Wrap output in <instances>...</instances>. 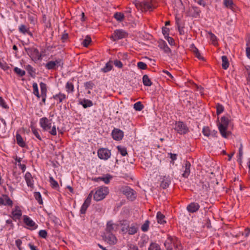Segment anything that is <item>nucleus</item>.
<instances>
[{"instance_id": "774afa93", "label": "nucleus", "mask_w": 250, "mask_h": 250, "mask_svg": "<svg viewBox=\"0 0 250 250\" xmlns=\"http://www.w3.org/2000/svg\"><path fill=\"white\" fill-rule=\"evenodd\" d=\"M165 39L167 41L168 43L170 45H172L175 44L174 40L173 39L169 36L168 37L167 36V37H165Z\"/></svg>"}, {"instance_id": "5701e85b", "label": "nucleus", "mask_w": 250, "mask_h": 250, "mask_svg": "<svg viewBox=\"0 0 250 250\" xmlns=\"http://www.w3.org/2000/svg\"><path fill=\"white\" fill-rule=\"evenodd\" d=\"M159 47L163 49V51L167 54H169L171 53V50L170 48L168 46L167 43L163 41L162 42L160 43L159 45Z\"/></svg>"}, {"instance_id": "603ef678", "label": "nucleus", "mask_w": 250, "mask_h": 250, "mask_svg": "<svg viewBox=\"0 0 250 250\" xmlns=\"http://www.w3.org/2000/svg\"><path fill=\"white\" fill-rule=\"evenodd\" d=\"M40 88H41V93H46L47 94V90L46 84L43 82H41L40 83Z\"/></svg>"}, {"instance_id": "13d9d810", "label": "nucleus", "mask_w": 250, "mask_h": 250, "mask_svg": "<svg viewBox=\"0 0 250 250\" xmlns=\"http://www.w3.org/2000/svg\"><path fill=\"white\" fill-rule=\"evenodd\" d=\"M92 193H93V191H91V192L88 194V196L87 197V198H86V199L85 200L84 203L85 204H86L88 205H90V203H91V199H92Z\"/></svg>"}, {"instance_id": "e2e57ef3", "label": "nucleus", "mask_w": 250, "mask_h": 250, "mask_svg": "<svg viewBox=\"0 0 250 250\" xmlns=\"http://www.w3.org/2000/svg\"><path fill=\"white\" fill-rule=\"evenodd\" d=\"M168 154L170 156V158L171 159L170 163L174 164V161L177 159V155L172 153H169Z\"/></svg>"}, {"instance_id": "c756f323", "label": "nucleus", "mask_w": 250, "mask_h": 250, "mask_svg": "<svg viewBox=\"0 0 250 250\" xmlns=\"http://www.w3.org/2000/svg\"><path fill=\"white\" fill-rule=\"evenodd\" d=\"M222 61V68L226 70L229 66V62L228 57L226 56H223L221 57Z\"/></svg>"}, {"instance_id": "052dcab7", "label": "nucleus", "mask_w": 250, "mask_h": 250, "mask_svg": "<svg viewBox=\"0 0 250 250\" xmlns=\"http://www.w3.org/2000/svg\"><path fill=\"white\" fill-rule=\"evenodd\" d=\"M169 28L166 27H162V33L164 35V36L165 37H168L169 36Z\"/></svg>"}, {"instance_id": "4be33fe9", "label": "nucleus", "mask_w": 250, "mask_h": 250, "mask_svg": "<svg viewBox=\"0 0 250 250\" xmlns=\"http://www.w3.org/2000/svg\"><path fill=\"white\" fill-rule=\"evenodd\" d=\"M25 69L27 70L29 75L33 78L36 77V69L31 65L28 64L25 66Z\"/></svg>"}, {"instance_id": "a19ab883", "label": "nucleus", "mask_w": 250, "mask_h": 250, "mask_svg": "<svg viewBox=\"0 0 250 250\" xmlns=\"http://www.w3.org/2000/svg\"><path fill=\"white\" fill-rule=\"evenodd\" d=\"M114 17L118 21H122L124 20L125 16L121 12H116L114 14Z\"/></svg>"}, {"instance_id": "3c124183", "label": "nucleus", "mask_w": 250, "mask_h": 250, "mask_svg": "<svg viewBox=\"0 0 250 250\" xmlns=\"http://www.w3.org/2000/svg\"><path fill=\"white\" fill-rule=\"evenodd\" d=\"M210 131L209 127L207 126H204L202 129V133L204 135L208 137L210 136Z\"/></svg>"}, {"instance_id": "7c9ffc66", "label": "nucleus", "mask_w": 250, "mask_h": 250, "mask_svg": "<svg viewBox=\"0 0 250 250\" xmlns=\"http://www.w3.org/2000/svg\"><path fill=\"white\" fill-rule=\"evenodd\" d=\"M114 224L112 223V221H110L107 222L106 224V227L105 229V233H112L114 230Z\"/></svg>"}, {"instance_id": "58836bf2", "label": "nucleus", "mask_w": 250, "mask_h": 250, "mask_svg": "<svg viewBox=\"0 0 250 250\" xmlns=\"http://www.w3.org/2000/svg\"><path fill=\"white\" fill-rule=\"evenodd\" d=\"M117 149L118 150V152L123 156H125L127 154L126 148L122 146H117Z\"/></svg>"}, {"instance_id": "de8ad7c7", "label": "nucleus", "mask_w": 250, "mask_h": 250, "mask_svg": "<svg viewBox=\"0 0 250 250\" xmlns=\"http://www.w3.org/2000/svg\"><path fill=\"white\" fill-rule=\"evenodd\" d=\"M198 186L200 187V190H207L209 187V184L207 183H204L203 182L200 181L198 185Z\"/></svg>"}, {"instance_id": "4468645a", "label": "nucleus", "mask_w": 250, "mask_h": 250, "mask_svg": "<svg viewBox=\"0 0 250 250\" xmlns=\"http://www.w3.org/2000/svg\"><path fill=\"white\" fill-rule=\"evenodd\" d=\"M2 196V197L0 198V205L12 206L13 202L10 198L6 195H3Z\"/></svg>"}, {"instance_id": "ea45409f", "label": "nucleus", "mask_w": 250, "mask_h": 250, "mask_svg": "<svg viewBox=\"0 0 250 250\" xmlns=\"http://www.w3.org/2000/svg\"><path fill=\"white\" fill-rule=\"evenodd\" d=\"M49 182L52 188L57 189L59 188V184L58 182L55 180H54L53 177H49Z\"/></svg>"}, {"instance_id": "2eb2a0df", "label": "nucleus", "mask_w": 250, "mask_h": 250, "mask_svg": "<svg viewBox=\"0 0 250 250\" xmlns=\"http://www.w3.org/2000/svg\"><path fill=\"white\" fill-rule=\"evenodd\" d=\"M128 228L127 233L129 235H134L137 232L139 227L136 223H133Z\"/></svg>"}, {"instance_id": "c03bdc74", "label": "nucleus", "mask_w": 250, "mask_h": 250, "mask_svg": "<svg viewBox=\"0 0 250 250\" xmlns=\"http://www.w3.org/2000/svg\"><path fill=\"white\" fill-rule=\"evenodd\" d=\"M95 86V84L92 81H88L84 83V86L85 89H92Z\"/></svg>"}, {"instance_id": "20e7f679", "label": "nucleus", "mask_w": 250, "mask_h": 250, "mask_svg": "<svg viewBox=\"0 0 250 250\" xmlns=\"http://www.w3.org/2000/svg\"><path fill=\"white\" fill-rule=\"evenodd\" d=\"M109 193L107 187H102L98 188L94 194L93 198L96 201H99L104 199Z\"/></svg>"}, {"instance_id": "bf43d9fd", "label": "nucleus", "mask_w": 250, "mask_h": 250, "mask_svg": "<svg viewBox=\"0 0 250 250\" xmlns=\"http://www.w3.org/2000/svg\"><path fill=\"white\" fill-rule=\"evenodd\" d=\"M39 235L42 238H46L47 236V232L45 230L42 229L39 231Z\"/></svg>"}, {"instance_id": "f257e3e1", "label": "nucleus", "mask_w": 250, "mask_h": 250, "mask_svg": "<svg viewBox=\"0 0 250 250\" xmlns=\"http://www.w3.org/2000/svg\"><path fill=\"white\" fill-rule=\"evenodd\" d=\"M220 122H218L217 125L219 131L224 138H227L230 134L229 131H228L227 129L229 123V120L228 118L223 116L221 118Z\"/></svg>"}, {"instance_id": "f8f14e48", "label": "nucleus", "mask_w": 250, "mask_h": 250, "mask_svg": "<svg viewBox=\"0 0 250 250\" xmlns=\"http://www.w3.org/2000/svg\"><path fill=\"white\" fill-rule=\"evenodd\" d=\"M200 208V205L195 202H192L187 207V210L190 213L197 212Z\"/></svg>"}, {"instance_id": "864d4df0", "label": "nucleus", "mask_w": 250, "mask_h": 250, "mask_svg": "<svg viewBox=\"0 0 250 250\" xmlns=\"http://www.w3.org/2000/svg\"><path fill=\"white\" fill-rule=\"evenodd\" d=\"M224 5L230 8H232L234 5L232 0H224Z\"/></svg>"}, {"instance_id": "423d86ee", "label": "nucleus", "mask_w": 250, "mask_h": 250, "mask_svg": "<svg viewBox=\"0 0 250 250\" xmlns=\"http://www.w3.org/2000/svg\"><path fill=\"white\" fill-rule=\"evenodd\" d=\"M128 34L123 29H116L110 37V39L113 41L121 40L126 38Z\"/></svg>"}, {"instance_id": "e433bc0d", "label": "nucleus", "mask_w": 250, "mask_h": 250, "mask_svg": "<svg viewBox=\"0 0 250 250\" xmlns=\"http://www.w3.org/2000/svg\"><path fill=\"white\" fill-rule=\"evenodd\" d=\"M33 93L38 98H40V94L39 92V89H38V84H37V83H33Z\"/></svg>"}, {"instance_id": "4c0bfd02", "label": "nucleus", "mask_w": 250, "mask_h": 250, "mask_svg": "<svg viewBox=\"0 0 250 250\" xmlns=\"http://www.w3.org/2000/svg\"><path fill=\"white\" fill-rule=\"evenodd\" d=\"M65 89L68 93L73 92L74 89L73 84L71 82H68L66 84Z\"/></svg>"}, {"instance_id": "f3484780", "label": "nucleus", "mask_w": 250, "mask_h": 250, "mask_svg": "<svg viewBox=\"0 0 250 250\" xmlns=\"http://www.w3.org/2000/svg\"><path fill=\"white\" fill-rule=\"evenodd\" d=\"M25 180L26 181L28 187L32 188L33 187V180L31 173L29 172H27L25 174Z\"/></svg>"}, {"instance_id": "7ed1b4c3", "label": "nucleus", "mask_w": 250, "mask_h": 250, "mask_svg": "<svg viewBox=\"0 0 250 250\" xmlns=\"http://www.w3.org/2000/svg\"><path fill=\"white\" fill-rule=\"evenodd\" d=\"M24 50L31 60L34 62L42 59V55L38 49L34 47H25Z\"/></svg>"}, {"instance_id": "0e129e2a", "label": "nucleus", "mask_w": 250, "mask_h": 250, "mask_svg": "<svg viewBox=\"0 0 250 250\" xmlns=\"http://www.w3.org/2000/svg\"><path fill=\"white\" fill-rule=\"evenodd\" d=\"M0 106H2L4 108H8V106L6 104L4 100L1 97H0Z\"/></svg>"}, {"instance_id": "9b49d317", "label": "nucleus", "mask_w": 250, "mask_h": 250, "mask_svg": "<svg viewBox=\"0 0 250 250\" xmlns=\"http://www.w3.org/2000/svg\"><path fill=\"white\" fill-rule=\"evenodd\" d=\"M111 134L112 138L116 141L121 140L124 137V132L118 128H114Z\"/></svg>"}, {"instance_id": "393cba45", "label": "nucleus", "mask_w": 250, "mask_h": 250, "mask_svg": "<svg viewBox=\"0 0 250 250\" xmlns=\"http://www.w3.org/2000/svg\"><path fill=\"white\" fill-rule=\"evenodd\" d=\"M52 98L55 100H58L59 103H60L65 99L66 97L64 94L59 92L58 94L53 95Z\"/></svg>"}, {"instance_id": "1a4fd4ad", "label": "nucleus", "mask_w": 250, "mask_h": 250, "mask_svg": "<svg viewBox=\"0 0 250 250\" xmlns=\"http://www.w3.org/2000/svg\"><path fill=\"white\" fill-rule=\"evenodd\" d=\"M103 239L110 245H114L117 242V239L112 233L104 232L102 235Z\"/></svg>"}, {"instance_id": "c85d7f7f", "label": "nucleus", "mask_w": 250, "mask_h": 250, "mask_svg": "<svg viewBox=\"0 0 250 250\" xmlns=\"http://www.w3.org/2000/svg\"><path fill=\"white\" fill-rule=\"evenodd\" d=\"M143 83L144 85L146 86H150L152 85V83L147 75H144L142 78Z\"/></svg>"}, {"instance_id": "6e6d98bb", "label": "nucleus", "mask_w": 250, "mask_h": 250, "mask_svg": "<svg viewBox=\"0 0 250 250\" xmlns=\"http://www.w3.org/2000/svg\"><path fill=\"white\" fill-rule=\"evenodd\" d=\"M194 54H195V56L199 60H204V58L203 57L201 56L199 51V50L198 49V48H194V50H193V51H192Z\"/></svg>"}, {"instance_id": "473e14b6", "label": "nucleus", "mask_w": 250, "mask_h": 250, "mask_svg": "<svg viewBox=\"0 0 250 250\" xmlns=\"http://www.w3.org/2000/svg\"><path fill=\"white\" fill-rule=\"evenodd\" d=\"M81 104L84 108L91 107L93 104L91 100L88 99H84L83 101L81 102Z\"/></svg>"}, {"instance_id": "dca6fc26", "label": "nucleus", "mask_w": 250, "mask_h": 250, "mask_svg": "<svg viewBox=\"0 0 250 250\" xmlns=\"http://www.w3.org/2000/svg\"><path fill=\"white\" fill-rule=\"evenodd\" d=\"M12 215L13 218L15 220L16 219H20L22 215V212L20 207L18 206H16L14 210L12 211Z\"/></svg>"}, {"instance_id": "cd10ccee", "label": "nucleus", "mask_w": 250, "mask_h": 250, "mask_svg": "<svg viewBox=\"0 0 250 250\" xmlns=\"http://www.w3.org/2000/svg\"><path fill=\"white\" fill-rule=\"evenodd\" d=\"M112 178V176L110 174H106L105 177H99L98 178H96L94 179V181L96 182H98L99 180L103 181L104 183L107 184L109 183L110 179Z\"/></svg>"}, {"instance_id": "f03ea898", "label": "nucleus", "mask_w": 250, "mask_h": 250, "mask_svg": "<svg viewBox=\"0 0 250 250\" xmlns=\"http://www.w3.org/2000/svg\"><path fill=\"white\" fill-rule=\"evenodd\" d=\"M133 3L138 9L142 11L152 10V9L155 8V6L152 3L151 0H143L142 1L135 0Z\"/></svg>"}, {"instance_id": "aec40b11", "label": "nucleus", "mask_w": 250, "mask_h": 250, "mask_svg": "<svg viewBox=\"0 0 250 250\" xmlns=\"http://www.w3.org/2000/svg\"><path fill=\"white\" fill-rule=\"evenodd\" d=\"M120 224L121 225V226L122 227V228L121 229L122 231L124 233H126L127 231L128 228H129L128 227L130 225L128 221H127L126 220H121L120 222Z\"/></svg>"}, {"instance_id": "37998d69", "label": "nucleus", "mask_w": 250, "mask_h": 250, "mask_svg": "<svg viewBox=\"0 0 250 250\" xmlns=\"http://www.w3.org/2000/svg\"><path fill=\"white\" fill-rule=\"evenodd\" d=\"M144 107V106L141 102H138L134 104V108L136 111H141Z\"/></svg>"}, {"instance_id": "a878e982", "label": "nucleus", "mask_w": 250, "mask_h": 250, "mask_svg": "<svg viewBox=\"0 0 250 250\" xmlns=\"http://www.w3.org/2000/svg\"><path fill=\"white\" fill-rule=\"evenodd\" d=\"M19 30L20 33H21L23 34H28L29 35H32V33L29 31V29L23 24H21L19 26Z\"/></svg>"}, {"instance_id": "39448f33", "label": "nucleus", "mask_w": 250, "mask_h": 250, "mask_svg": "<svg viewBox=\"0 0 250 250\" xmlns=\"http://www.w3.org/2000/svg\"><path fill=\"white\" fill-rule=\"evenodd\" d=\"M121 191L126 196L127 198L131 201H133L135 199V191L132 188L128 186L122 187Z\"/></svg>"}, {"instance_id": "49530a36", "label": "nucleus", "mask_w": 250, "mask_h": 250, "mask_svg": "<svg viewBox=\"0 0 250 250\" xmlns=\"http://www.w3.org/2000/svg\"><path fill=\"white\" fill-rule=\"evenodd\" d=\"M148 250H161L160 246L156 243H151Z\"/></svg>"}, {"instance_id": "ddd939ff", "label": "nucleus", "mask_w": 250, "mask_h": 250, "mask_svg": "<svg viewBox=\"0 0 250 250\" xmlns=\"http://www.w3.org/2000/svg\"><path fill=\"white\" fill-rule=\"evenodd\" d=\"M23 222L27 226L32 228V229H35L37 227V225L36 223L28 216H23Z\"/></svg>"}, {"instance_id": "f704fd0d", "label": "nucleus", "mask_w": 250, "mask_h": 250, "mask_svg": "<svg viewBox=\"0 0 250 250\" xmlns=\"http://www.w3.org/2000/svg\"><path fill=\"white\" fill-rule=\"evenodd\" d=\"M34 196L40 205L43 204L42 197L40 192H35L34 193Z\"/></svg>"}, {"instance_id": "09e8293b", "label": "nucleus", "mask_w": 250, "mask_h": 250, "mask_svg": "<svg viewBox=\"0 0 250 250\" xmlns=\"http://www.w3.org/2000/svg\"><path fill=\"white\" fill-rule=\"evenodd\" d=\"M224 110V106L220 104H217V105H216V114L217 115H219L221 113H222L223 111Z\"/></svg>"}, {"instance_id": "9d476101", "label": "nucleus", "mask_w": 250, "mask_h": 250, "mask_svg": "<svg viewBox=\"0 0 250 250\" xmlns=\"http://www.w3.org/2000/svg\"><path fill=\"white\" fill-rule=\"evenodd\" d=\"M51 120L46 117H42L40 119V125L44 131H48L51 128Z\"/></svg>"}, {"instance_id": "338daca9", "label": "nucleus", "mask_w": 250, "mask_h": 250, "mask_svg": "<svg viewBox=\"0 0 250 250\" xmlns=\"http://www.w3.org/2000/svg\"><path fill=\"white\" fill-rule=\"evenodd\" d=\"M250 234V228H247L245 229L244 231L243 232L242 235L244 236L245 237L247 238L249 236Z\"/></svg>"}, {"instance_id": "79ce46f5", "label": "nucleus", "mask_w": 250, "mask_h": 250, "mask_svg": "<svg viewBox=\"0 0 250 250\" xmlns=\"http://www.w3.org/2000/svg\"><path fill=\"white\" fill-rule=\"evenodd\" d=\"M13 70L14 72L20 77H22L25 74V71L24 70H21L17 67H15Z\"/></svg>"}, {"instance_id": "412c9836", "label": "nucleus", "mask_w": 250, "mask_h": 250, "mask_svg": "<svg viewBox=\"0 0 250 250\" xmlns=\"http://www.w3.org/2000/svg\"><path fill=\"white\" fill-rule=\"evenodd\" d=\"M173 242V238L171 236H168L167 240L164 243V245L167 250H172V243Z\"/></svg>"}, {"instance_id": "a211bd4d", "label": "nucleus", "mask_w": 250, "mask_h": 250, "mask_svg": "<svg viewBox=\"0 0 250 250\" xmlns=\"http://www.w3.org/2000/svg\"><path fill=\"white\" fill-rule=\"evenodd\" d=\"M171 183V180L168 176H165L161 181L160 187L163 189H166Z\"/></svg>"}, {"instance_id": "8fccbe9b", "label": "nucleus", "mask_w": 250, "mask_h": 250, "mask_svg": "<svg viewBox=\"0 0 250 250\" xmlns=\"http://www.w3.org/2000/svg\"><path fill=\"white\" fill-rule=\"evenodd\" d=\"M149 225V221L148 220H146L145 221L144 224L141 227V229L144 232H146L148 230Z\"/></svg>"}, {"instance_id": "4d7b16f0", "label": "nucleus", "mask_w": 250, "mask_h": 250, "mask_svg": "<svg viewBox=\"0 0 250 250\" xmlns=\"http://www.w3.org/2000/svg\"><path fill=\"white\" fill-rule=\"evenodd\" d=\"M89 205L83 203L81 208V209H80L81 213V214H85V213L86 211V209H87V208L89 207Z\"/></svg>"}, {"instance_id": "6e6552de", "label": "nucleus", "mask_w": 250, "mask_h": 250, "mask_svg": "<svg viewBox=\"0 0 250 250\" xmlns=\"http://www.w3.org/2000/svg\"><path fill=\"white\" fill-rule=\"evenodd\" d=\"M98 156L100 159L107 160L111 156V152L106 148H100L98 150Z\"/></svg>"}, {"instance_id": "a18cd8bd", "label": "nucleus", "mask_w": 250, "mask_h": 250, "mask_svg": "<svg viewBox=\"0 0 250 250\" xmlns=\"http://www.w3.org/2000/svg\"><path fill=\"white\" fill-rule=\"evenodd\" d=\"M91 42V39L89 36H86L85 39L83 40L82 44L84 47H87Z\"/></svg>"}, {"instance_id": "b1692460", "label": "nucleus", "mask_w": 250, "mask_h": 250, "mask_svg": "<svg viewBox=\"0 0 250 250\" xmlns=\"http://www.w3.org/2000/svg\"><path fill=\"white\" fill-rule=\"evenodd\" d=\"M16 140L17 144L21 147H24L26 146L25 142L23 141L21 136L19 134H16Z\"/></svg>"}, {"instance_id": "680f3d73", "label": "nucleus", "mask_w": 250, "mask_h": 250, "mask_svg": "<svg viewBox=\"0 0 250 250\" xmlns=\"http://www.w3.org/2000/svg\"><path fill=\"white\" fill-rule=\"evenodd\" d=\"M54 62L56 63L57 67H58L59 66L62 67V65L63 64V62L62 59H57Z\"/></svg>"}, {"instance_id": "0eeeda50", "label": "nucleus", "mask_w": 250, "mask_h": 250, "mask_svg": "<svg viewBox=\"0 0 250 250\" xmlns=\"http://www.w3.org/2000/svg\"><path fill=\"white\" fill-rule=\"evenodd\" d=\"M174 129L180 134H185L189 131L188 126L181 121L176 122Z\"/></svg>"}, {"instance_id": "69168bd1", "label": "nucleus", "mask_w": 250, "mask_h": 250, "mask_svg": "<svg viewBox=\"0 0 250 250\" xmlns=\"http://www.w3.org/2000/svg\"><path fill=\"white\" fill-rule=\"evenodd\" d=\"M114 64L117 67L121 68L123 67L122 62L118 60H116L114 61Z\"/></svg>"}, {"instance_id": "5fc2aeb1", "label": "nucleus", "mask_w": 250, "mask_h": 250, "mask_svg": "<svg viewBox=\"0 0 250 250\" xmlns=\"http://www.w3.org/2000/svg\"><path fill=\"white\" fill-rule=\"evenodd\" d=\"M137 67L141 70H146L147 68V65L143 62H139L137 63Z\"/></svg>"}, {"instance_id": "6ab92c4d", "label": "nucleus", "mask_w": 250, "mask_h": 250, "mask_svg": "<svg viewBox=\"0 0 250 250\" xmlns=\"http://www.w3.org/2000/svg\"><path fill=\"white\" fill-rule=\"evenodd\" d=\"M191 165L189 162L186 161L185 163V169L184 173L182 174L183 177L184 178H188L190 174V167Z\"/></svg>"}, {"instance_id": "2f4dec72", "label": "nucleus", "mask_w": 250, "mask_h": 250, "mask_svg": "<svg viewBox=\"0 0 250 250\" xmlns=\"http://www.w3.org/2000/svg\"><path fill=\"white\" fill-rule=\"evenodd\" d=\"M45 66L48 70L56 69L57 67L54 61H50L47 62Z\"/></svg>"}, {"instance_id": "c9c22d12", "label": "nucleus", "mask_w": 250, "mask_h": 250, "mask_svg": "<svg viewBox=\"0 0 250 250\" xmlns=\"http://www.w3.org/2000/svg\"><path fill=\"white\" fill-rule=\"evenodd\" d=\"M112 67V63L110 62H108L105 64V66L101 69V71L104 73H106L110 71Z\"/></svg>"}, {"instance_id": "bb28decb", "label": "nucleus", "mask_w": 250, "mask_h": 250, "mask_svg": "<svg viewBox=\"0 0 250 250\" xmlns=\"http://www.w3.org/2000/svg\"><path fill=\"white\" fill-rule=\"evenodd\" d=\"M30 128L31 129L32 133L36 137V138L40 141H42V139L40 134L41 131L39 129L36 128L35 126L33 125H31Z\"/></svg>"}, {"instance_id": "72a5a7b5", "label": "nucleus", "mask_w": 250, "mask_h": 250, "mask_svg": "<svg viewBox=\"0 0 250 250\" xmlns=\"http://www.w3.org/2000/svg\"><path fill=\"white\" fill-rule=\"evenodd\" d=\"M165 216L160 211L157 212V219L158 223L159 224H164L166 223L165 219Z\"/></svg>"}]
</instances>
